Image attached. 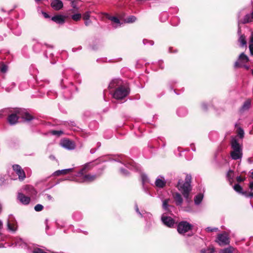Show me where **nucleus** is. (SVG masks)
Segmentation results:
<instances>
[{
  "label": "nucleus",
  "instance_id": "bf43d9fd",
  "mask_svg": "<svg viewBox=\"0 0 253 253\" xmlns=\"http://www.w3.org/2000/svg\"><path fill=\"white\" fill-rule=\"evenodd\" d=\"M245 196L246 197H253V192H251L249 194L245 193Z\"/></svg>",
  "mask_w": 253,
  "mask_h": 253
},
{
  "label": "nucleus",
  "instance_id": "473e14b6",
  "mask_svg": "<svg viewBox=\"0 0 253 253\" xmlns=\"http://www.w3.org/2000/svg\"><path fill=\"white\" fill-rule=\"evenodd\" d=\"M109 19L111 20L112 21L114 22L116 24H117V26H114L115 28H117L119 26H120L121 25V23H120V21L119 19L117 17L115 16H110L109 17Z\"/></svg>",
  "mask_w": 253,
  "mask_h": 253
},
{
  "label": "nucleus",
  "instance_id": "8fccbe9b",
  "mask_svg": "<svg viewBox=\"0 0 253 253\" xmlns=\"http://www.w3.org/2000/svg\"><path fill=\"white\" fill-rule=\"evenodd\" d=\"M90 11H86V12H85L83 16V19L84 20L89 19L90 17Z\"/></svg>",
  "mask_w": 253,
  "mask_h": 253
},
{
  "label": "nucleus",
  "instance_id": "c03bdc74",
  "mask_svg": "<svg viewBox=\"0 0 253 253\" xmlns=\"http://www.w3.org/2000/svg\"><path fill=\"white\" fill-rule=\"evenodd\" d=\"M136 20V17L134 16H130L126 19L127 23H132Z\"/></svg>",
  "mask_w": 253,
  "mask_h": 253
},
{
  "label": "nucleus",
  "instance_id": "7ed1b4c3",
  "mask_svg": "<svg viewBox=\"0 0 253 253\" xmlns=\"http://www.w3.org/2000/svg\"><path fill=\"white\" fill-rule=\"evenodd\" d=\"M191 176L187 174L186 176L185 182L181 184V182H183V181L179 180L177 185L178 189L182 193L183 197L188 202L190 201L189 196L191 191Z\"/></svg>",
  "mask_w": 253,
  "mask_h": 253
},
{
  "label": "nucleus",
  "instance_id": "ea45409f",
  "mask_svg": "<svg viewBox=\"0 0 253 253\" xmlns=\"http://www.w3.org/2000/svg\"><path fill=\"white\" fill-rule=\"evenodd\" d=\"M41 46H42V45L40 43H37L34 45L33 50L35 52H38L41 50Z\"/></svg>",
  "mask_w": 253,
  "mask_h": 253
},
{
  "label": "nucleus",
  "instance_id": "a18cd8bd",
  "mask_svg": "<svg viewBox=\"0 0 253 253\" xmlns=\"http://www.w3.org/2000/svg\"><path fill=\"white\" fill-rule=\"evenodd\" d=\"M43 206L41 204H37L34 207V209L37 211H41L43 209Z\"/></svg>",
  "mask_w": 253,
  "mask_h": 253
},
{
  "label": "nucleus",
  "instance_id": "bb28decb",
  "mask_svg": "<svg viewBox=\"0 0 253 253\" xmlns=\"http://www.w3.org/2000/svg\"><path fill=\"white\" fill-rule=\"evenodd\" d=\"M155 185L159 188H163L166 185V181L164 180L158 178L155 181Z\"/></svg>",
  "mask_w": 253,
  "mask_h": 253
},
{
  "label": "nucleus",
  "instance_id": "603ef678",
  "mask_svg": "<svg viewBox=\"0 0 253 253\" xmlns=\"http://www.w3.org/2000/svg\"><path fill=\"white\" fill-rule=\"evenodd\" d=\"M135 211H136V212L138 214H139L141 216V217H143V216H143V214L141 213L140 212V211H139V209H138V206H137V204H135Z\"/></svg>",
  "mask_w": 253,
  "mask_h": 253
},
{
  "label": "nucleus",
  "instance_id": "e433bc0d",
  "mask_svg": "<svg viewBox=\"0 0 253 253\" xmlns=\"http://www.w3.org/2000/svg\"><path fill=\"white\" fill-rule=\"evenodd\" d=\"M214 249L213 248H207V249H202L201 253H214Z\"/></svg>",
  "mask_w": 253,
  "mask_h": 253
},
{
  "label": "nucleus",
  "instance_id": "4c0bfd02",
  "mask_svg": "<svg viewBox=\"0 0 253 253\" xmlns=\"http://www.w3.org/2000/svg\"><path fill=\"white\" fill-rule=\"evenodd\" d=\"M179 22V18L177 17H174L171 21V25L176 26Z\"/></svg>",
  "mask_w": 253,
  "mask_h": 253
},
{
  "label": "nucleus",
  "instance_id": "052dcab7",
  "mask_svg": "<svg viewBox=\"0 0 253 253\" xmlns=\"http://www.w3.org/2000/svg\"><path fill=\"white\" fill-rule=\"evenodd\" d=\"M253 43V33H252L250 40V44Z\"/></svg>",
  "mask_w": 253,
  "mask_h": 253
},
{
  "label": "nucleus",
  "instance_id": "f704fd0d",
  "mask_svg": "<svg viewBox=\"0 0 253 253\" xmlns=\"http://www.w3.org/2000/svg\"><path fill=\"white\" fill-rule=\"evenodd\" d=\"M234 189L238 193H243L244 195L246 193L242 192L243 188L239 184H236L234 185Z\"/></svg>",
  "mask_w": 253,
  "mask_h": 253
},
{
  "label": "nucleus",
  "instance_id": "13d9d810",
  "mask_svg": "<svg viewBox=\"0 0 253 253\" xmlns=\"http://www.w3.org/2000/svg\"><path fill=\"white\" fill-rule=\"evenodd\" d=\"M162 14H163V15H164L165 17H164V19L163 20L162 19V18H161V20L162 21H163V22H164V21H165L167 19V18H168V14H167V13L166 12H164V13H163Z\"/></svg>",
  "mask_w": 253,
  "mask_h": 253
},
{
  "label": "nucleus",
  "instance_id": "7c9ffc66",
  "mask_svg": "<svg viewBox=\"0 0 253 253\" xmlns=\"http://www.w3.org/2000/svg\"><path fill=\"white\" fill-rule=\"evenodd\" d=\"M234 249L232 247H229L228 248L221 250L219 253H233Z\"/></svg>",
  "mask_w": 253,
  "mask_h": 253
},
{
  "label": "nucleus",
  "instance_id": "6e6552de",
  "mask_svg": "<svg viewBox=\"0 0 253 253\" xmlns=\"http://www.w3.org/2000/svg\"><path fill=\"white\" fill-rule=\"evenodd\" d=\"M193 225L186 221L180 222L177 225V231L180 234H184L186 232L191 230Z\"/></svg>",
  "mask_w": 253,
  "mask_h": 253
},
{
  "label": "nucleus",
  "instance_id": "f257e3e1",
  "mask_svg": "<svg viewBox=\"0 0 253 253\" xmlns=\"http://www.w3.org/2000/svg\"><path fill=\"white\" fill-rule=\"evenodd\" d=\"M93 167L91 163H88L85 164L84 167L77 173L76 176V181L79 182H89L95 180L96 178L99 176L102 173L103 170V169H102L100 171L98 172V174H90L86 173L87 171L92 169Z\"/></svg>",
  "mask_w": 253,
  "mask_h": 253
},
{
  "label": "nucleus",
  "instance_id": "37998d69",
  "mask_svg": "<svg viewBox=\"0 0 253 253\" xmlns=\"http://www.w3.org/2000/svg\"><path fill=\"white\" fill-rule=\"evenodd\" d=\"M81 18V15L80 13H76L72 16V18L76 21H79Z\"/></svg>",
  "mask_w": 253,
  "mask_h": 253
},
{
  "label": "nucleus",
  "instance_id": "ddd939ff",
  "mask_svg": "<svg viewBox=\"0 0 253 253\" xmlns=\"http://www.w3.org/2000/svg\"><path fill=\"white\" fill-rule=\"evenodd\" d=\"M17 199L23 205H27L30 203L31 199L29 196H25L23 193L18 192Z\"/></svg>",
  "mask_w": 253,
  "mask_h": 253
},
{
  "label": "nucleus",
  "instance_id": "9b49d317",
  "mask_svg": "<svg viewBox=\"0 0 253 253\" xmlns=\"http://www.w3.org/2000/svg\"><path fill=\"white\" fill-rule=\"evenodd\" d=\"M14 171L18 176L20 180H23L25 177V173L21 167L18 165H14L12 167Z\"/></svg>",
  "mask_w": 253,
  "mask_h": 253
},
{
  "label": "nucleus",
  "instance_id": "774afa93",
  "mask_svg": "<svg viewBox=\"0 0 253 253\" xmlns=\"http://www.w3.org/2000/svg\"><path fill=\"white\" fill-rule=\"evenodd\" d=\"M251 177L253 179V169H252V170H251Z\"/></svg>",
  "mask_w": 253,
  "mask_h": 253
},
{
  "label": "nucleus",
  "instance_id": "dca6fc26",
  "mask_svg": "<svg viewBox=\"0 0 253 253\" xmlns=\"http://www.w3.org/2000/svg\"><path fill=\"white\" fill-rule=\"evenodd\" d=\"M51 7L55 10L61 9L63 6V3L60 0H53L51 3Z\"/></svg>",
  "mask_w": 253,
  "mask_h": 253
},
{
  "label": "nucleus",
  "instance_id": "412c9836",
  "mask_svg": "<svg viewBox=\"0 0 253 253\" xmlns=\"http://www.w3.org/2000/svg\"><path fill=\"white\" fill-rule=\"evenodd\" d=\"M241 30L240 28L239 27L238 30V34L240 35V37L239 38V42L241 43V45L243 47L247 44V42L246 40L245 36L244 35H241Z\"/></svg>",
  "mask_w": 253,
  "mask_h": 253
},
{
  "label": "nucleus",
  "instance_id": "79ce46f5",
  "mask_svg": "<svg viewBox=\"0 0 253 253\" xmlns=\"http://www.w3.org/2000/svg\"><path fill=\"white\" fill-rule=\"evenodd\" d=\"M50 133L52 135L60 136L63 133V131L62 130H51Z\"/></svg>",
  "mask_w": 253,
  "mask_h": 253
},
{
  "label": "nucleus",
  "instance_id": "69168bd1",
  "mask_svg": "<svg viewBox=\"0 0 253 253\" xmlns=\"http://www.w3.org/2000/svg\"><path fill=\"white\" fill-rule=\"evenodd\" d=\"M249 187L251 190H253V182L250 183Z\"/></svg>",
  "mask_w": 253,
  "mask_h": 253
},
{
  "label": "nucleus",
  "instance_id": "b1692460",
  "mask_svg": "<svg viewBox=\"0 0 253 253\" xmlns=\"http://www.w3.org/2000/svg\"><path fill=\"white\" fill-rule=\"evenodd\" d=\"M187 110L185 107H180L177 110V114L179 117H184L187 114Z\"/></svg>",
  "mask_w": 253,
  "mask_h": 253
},
{
  "label": "nucleus",
  "instance_id": "f3484780",
  "mask_svg": "<svg viewBox=\"0 0 253 253\" xmlns=\"http://www.w3.org/2000/svg\"><path fill=\"white\" fill-rule=\"evenodd\" d=\"M173 198L177 206H181L183 203V199L179 193H175L173 195Z\"/></svg>",
  "mask_w": 253,
  "mask_h": 253
},
{
  "label": "nucleus",
  "instance_id": "c756f323",
  "mask_svg": "<svg viewBox=\"0 0 253 253\" xmlns=\"http://www.w3.org/2000/svg\"><path fill=\"white\" fill-rule=\"evenodd\" d=\"M170 200L166 199L163 201L162 207L163 209L167 211H169V208L171 206L169 204Z\"/></svg>",
  "mask_w": 253,
  "mask_h": 253
},
{
  "label": "nucleus",
  "instance_id": "39448f33",
  "mask_svg": "<svg viewBox=\"0 0 253 253\" xmlns=\"http://www.w3.org/2000/svg\"><path fill=\"white\" fill-rule=\"evenodd\" d=\"M249 61L248 57L244 53H241L238 57L237 60L235 62L234 67L235 68H244L248 70L249 66L246 65Z\"/></svg>",
  "mask_w": 253,
  "mask_h": 253
},
{
  "label": "nucleus",
  "instance_id": "0e129e2a",
  "mask_svg": "<svg viewBox=\"0 0 253 253\" xmlns=\"http://www.w3.org/2000/svg\"><path fill=\"white\" fill-rule=\"evenodd\" d=\"M96 151V149L95 148H92L90 150V153L91 154H94Z\"/></svg>",
  "mask_w": 253,
  "mask_h": 253
},
{
  "label": "nucleus",
  "instance_id": "cd10ccee",
  "mask_svg": "<svg viewBox=\"0 0 253 253\" xmlns=\"http://www.w3.org/2000/svg\"><path fill=\"white\" fill-rule=\"evenodd\" d=\"M15 244L16 246H18L22 248H25L27 247L26 243L21 238L17 239L15 242Z\"/></svg>",
  "mask_w": 253,
  "mask_h": 253
},
{
  "label": "nucleus",
  "instance_id": "4d7b16f0",
  "mask_svg": "<svg viewBox=\"0 0 253 253\" xmlns=\"http://www.w3.org/2000/svg\"><path fill=\"white\" fill-rule=\"evenodd\" d=\"M249 49H250V53H251V55H253V43L250 44Z\"/></svg>",
  "mask_w": 253,
  "mask_h": 253
},
{
  "label": "nucleus",
  "instance_id": "f03ea898",
  "mask_svg": "<svg viewBox=\"0 0 253 253\" xmlns=\"http://www.w3.org/2000/svg\"><path fill=\"white\" fill-rule=\"evenodd\" d=\"M14 112L15 113L9 115L7 119L8 123L11 125L16 124L19 118L26 121H30L33 119V117L24 109L16 108Z\"/></svg>",
  "mask_w": 253,
  "mask_h": 253
},
{
  "label": "nucleus",
  "instance_id": "58836bf2",
  "mask_svg": "<svg viewBox=\"0 0 253 253\" xmlns=\"http://www.w3.org/2000/svg\"><path fill=\"white\" fill-rule=\"evenodd\" d=\"M57 225L61 227H64L66 225V222L62 219H58L56 221Z\"/></svg>",
  "mask_w": 253,
  "mask_h": 253
},
{
  "label": "nucleus",
  "instance_id": "9d476101",
  "mask_svg": "<svg viewBox=\"0 0 253 253\" xmlns=\"http://www.w3.org/2000/svg\"><path fill=\"white\" fill-rule=\"evenodd\" d=\"M243 11H240L238 15V24H246L253 21V10L251 13L246 14L243 19H240L242 13Z\"/></svg>",
  "mask_w": 253,
  "mask_h": 253
},
{
  "label": "nucleus",
  "instance_id": "3c124183",
  "mask_svg": "<svg viewBox=\"0 0 253 253\" xmlns=\"http://www.w3.org/2000/svg\"><path fill=\"white\" fill-rule=\"evenodd\" d=\"M217 230H218V228H211L210 227H208L206 228V231L208 232L217 231Z\"/></svg>",
  "mask_w": 253,
  "mask_h": 253
},
{
  "label": "nucleus",
  "instance_id": "6ab92c4d",
  "mask_svg": "<svg viewBox=\"0 0 253 253\" xmlns=\"http://www.w3.org/2000/svg\"><path fill=\"white\" fill-rule=\"evenodd\" d=\"M7 225L8 229L9 231L14 232L17 230V223L15 222V221H13L12 220H11V221H10L9 220H8Z\"/></svg>",
  "mask_w": 253,
  "mask_h": 253
},
{
  "label": "nucleus",
  "instance_id": "0eeeda50",
  "mask_svg": "<svg viewBox=\"0 0 253 253\" xmlns=\"http://www.w3.org/2000/svg\"><path fill=\"white\" fill-rule=\"evenodd\" d=\"M128 88L121 86L119 87L114 92L113 97L117 99H122L126 97L129 93Z\"/></svg>",
  "mask_w": 253,
  "mask_h": 253
},
{
  "label": "nucleus",
  "instance_id": "c85d7f7f",
  "mask_svg": "<svg viewBox=\"0 0 253 253\" xmlns=\"http://www.w3.org/2000/svg\"><path fill=\"white\" fill-rule=\"evenodd\" d=\"M203 197L204 195L202 193H199L194 198V203L195 205H199L203 200Z\"/></svg>",
  "mask_w": 253,
  "mask_h": 253
},
{
  "label": "nucleus",
  "instance_id": "aec40b11",
  "mask_svg": "<svg viewBox=\"0 0 253 253\" xmlns=\"http://www.w3.org/2000/svg\"><path fill=\"white\" fill-rule=\"evenodd\" d=\"M9 28L12 31L14 34L16 36H20L21 34V29L17 25L16 23L14 24L13 26H10L8 25Z\"/></svg>",
  "mask_w": 253,
  "mask_h": 253
},
{
  "label": "nucleus",
  "instance_id": "f8f14e48",
  "mask_svg": "<svg viewBox=\"0 0 253 253\" xmlns=\"http://www.w3.org/2000/svg\"><path fill=\"white\" fill-rule=\"evenodd\" d=\"M61 146L68 150H73L75 148V143L68 139H64L61 142Z\"/></svg>",
  "mask_w": 253,
  "mask_h": 253
},
{
  "label": "nucleus",
  "instance_id": "a19ab883",
  "mask_svg": "<svg viewBox=\"0 0 253 253\" xmlns=\"http://www.w3.org/2000/svg\"><path fill=\"white\" fill-rule=\"evenodd\" d=\"M238 134L241 138H243L244 136V131L241 127L238 128Z\"/></svg>",
  "mask_w": 253,
  "mask_h": 253
},
{
  "label": "nucleus",
  "instance_id": "5701e85b",
  "mask_svg": "<svg viewBox=\"0 0 253 253\" xmlns=\"http://www.w3.org/2000/svg\"><path fill=\"white\" fill-rule=\"evenodd\" d=\"M51 20L58 24H63L65 22L64 17L59 15L52 17Z\"/></svg>",
  "mask_w": 253,
  "mask_h": 253
},
{
  "label": "nucleus",
  "instance_id": "393cba45",
  "mask_svg": "<svg viewBox=\"0 0 253 253\" xmlns=\"http://www.w3.org/2000/svg\"><path fill=\"white\" fill-rule=\"evenodd\" d=\"M141 180L142 184L144 191L147 192V190L145 187V184L147 183H149V179L147 176V175L145 174H141Z\"/></svg>",
  "mask_w": 253,
  "mask_h": 253
},
{
  "label": "nucleus",
  "instance_id": "864d4df0",
  "mask_svg": "<svg viewBox=\"0 0 253 253\" xmlns=\"http://www.w3.org/2000/svg\"><path fill=\"white\" fill-rule=\"evenodd\" d=\"M73 217L76 220H80L81 219V215L79 213H74L73 214Z\"/></svg>",
  "mask_w": 253,
  "mask_h": 253
},
{
  "label": "nucleus",
  "instance_id": "338daca9",
  "mask_svg": "<svg viewBox=\"0 0 253 253\" xmlns=\"http://www.w3.org/2000/svg\"><path fill=\"white\" fill-rule=\"evenodd\" d=\"M46 196L49 200H51L52 199V197L49 194H46Z\"/></svg>",
  "mask_w": 253,
  "mask_h": 253
},
{
  "label": "nucleus",
  "instance_id": "4be33fe9",
  "mask_svg": "<svg viewBox=\"0 0 253 253\" xmlns=\"http://www.w3.org/2000/svg\"><path fill=\"white\" fill-rule=\"evenodd\" d=\"M73 170V169H63L61 170H58L55 171L53 173V175L55 176H59L60 175L63 174L65 175L67 174L68 172L71 171Z\"/></svg>",
  "mask_w": 253,
  "mask_h": 253
},
{
  "label": "nucleus",
  "instance_id": "4468645a",
  "mask_svg": "<svg viewBox=\"0 0 253 253\" xmlns=\"http://www.w3.org/2000/svg\"><path fill=\"white\" fill-rule=\"evenodd\" d=\"M163 223L169 227L173 226L174 223V221L170 217L167 216L163 214L161 217Z\"/></svg>",
  "mask_w": 253,
  "mask_h": 253
},
{
  "label": "nucleus",
  "instance_id": "423d86ee",
  "mask_svg": "<svg viewBox=\"0 0 253 253\" xmlns=\"http://www.w3.org/2000/svg\"><path fill=\"white\" fill-rule=\"evenodd\" d=\"M67 80V79L62 80L61 84L62 86L64 87V88H69V89H67V90L64 91L63 92V95L64 98L67 99H68L71 98L72 92L74 91V90L77 89V88L73 84L72 82H70L69 86H67L66 85Z\"/></svg>",
  "mask_w": 253,
  "mask_h": 253
},
{
  "label": "nucleus",
  "instance_id": "49530a36",
  "mask_svg": "<svg viewBox=\"0 0 253 253\" xmlns=\"http://www.w3.org/2000/svg\"><path fill=\"white\" fill-rule=\"evenodd\" d=\"M143 43L144 45H146L147 44H149L151 45H153L154 43V42L153 41H149L146 39H144L143 40Z\"/></svg>",
  "mask_w": 253,
  "mask_h": 253
},
{
  "label": "nucleus",
  "instance_id": "72a5a7b5",
  "mask_svg": "<svg viewBox=\"0 0 253 253\" xmlns=\"http://www.w3.org/2000/svg\"><path fill=\"white\" fill-rule=\"evenodd\" d=\"M8 67L3 63H0V72L2 73H5L7 71Z\"/></svg>",
  "mask_w": 253,
  "mask_h": 253
},
{
  "label": "nucleus",
  "instance_id": "2eb2a0df",
  "mask_svg": "<svg viewBox=\"0 0 253 253\" xmlns=\"http://www.w3.org/2000/svg\"><path fill=\"white\" fill-rule=\"evenodd\" d=\"M0 85L7 92L11 91L15 86V84L14 82L9 83L8 81H2Z\"/></svg>",
  "mask_w": 253,
  "mask_h": 253
},
{
  "label": "nucleus",
  "instance_id": "5fc2aeb1",
  "mask_svg": "<svg viewBox=\"0 0 253 253\" xmlns=\"http://www.w3.org/2000/svg\"><path fill=\"white\" fill-rule=\"evenodd\" d=\"M72 6L75 9H78V6L77 5V2L76 1H72L71 2Z\"/></svg>",
  "mask_w": 253,
  "mask_h": 253
},
{
  "label": "nucleus",
  "instance_id": "c9c22d12",
  "mask_svg": "<svg viewBox=\"0 0 253 253\" xmlns=\"http://www.w3.org/2000/svg\"><path fill=\"white\" fill-rule=\"evenodd\" d=\"M126 167L130 169H137L136 166L133 164V162L128 163L125 164Z\"/></svg>",
  "mask_w": 253,
  "mask_h": 253
},
{
  "label": "nucleus",
  "instance_id": "1a4fd4ad",
  "mask_svg": "<svg viewBox=\"0 0 253 253\" xmlns=\"http://www.w3.org/2000/svg\"><path fill=\"white\" fill-rule=\"evenodd\" d=\"M216 242L220 246L228 245L230 242L228 235L225 232L218 234Z\"/></svg>",
  "mask_w": 253,
  "mask_h": 253
},
{
  "label": "nucleus",
  "instance_id": "09e8293b",
  "mask_svg": "<svg viewBox=\"0 0 253 253\" xmlns=\"http://www.w3.org/2000/svg\"><path fill=\"white\" fill-rule=\"evenodd\" d=\"M120 171L121 174L124 176H127L129 174L128 171L125 169H121Z\"/></svg>",
  "mask_w": 253,
  "mask_h": 253
},
{
  "label": "nucleus",
  "instance_id": "20e7f679",
  "mask_svg": "<svg viewBox=\"0 0 253 253\" xmlns=\"http://www.w3.org/2000/svg\"><path fill=\"white\" fill-rule=\"evenodd\" d=\"M231 147L232 151L230 152V156L232 160H241L243 157V146L240 144L237 139L232 138L231 140Z\"/></svg>",
  "mask_w": 253,
  "mask_h": 253
},
{
  "label": "nucleus",
  "instance_id": "6e6d98bb",
  "mask_svg": "<svg viewBox=\"0 0 253 253\" xmlns=\"http://www.w3.org/2000/svg\"><path fill=\"white\" fill-rule=\"evenodd\" d=\"M85 21L84 22V24L86 25V26H88L91 23V20L89 19H84V20Z\"/></svg>",
  "mask_w": 253,
  "mask_h": 253
},
{
  "label": "nucleus",
  "instance_id": "a878e982",
  "mask_svg": "<svg viewBox=\"0 0 253 253\" xmlns=\"http://www.w3.org/2000/svg\"><path fill=\"white\" fill-rule=\"evenodd\" d=\"M251 102L250 100H246L241 107L240 109V111L244 112L245 111L248 110L251 106Z\"/></svg>",
  "mask_w": 253,
  "mask_h": 253
},
{
  "label": "nucleus",
  "instance_id": "680f3d73",
  "mask_svg": "<svg viewBox=\"0 0 253 253\" xmlns=\"http://www.w3.org/2000/svg\"><path fill=\"white\" fill-rule=\"evenodd\" d=\"M202 108L204 110H207V106L205 103H203L202 105Z\"/></svg>",
  "mask_w": 253,
  "mask_h": 253
},
{
  "label": "nucleus",
  "instance_id": "a211bd4d",
  "mask_svg": "<svg viewBox=\"0 0 253 253\" xmlns=\"http://www.w3.org/2000/svg\"><path fill=\"white\" fill-rule=\"evenodd\" d=\"M24 190L25 191L26 193L29 195H35L37 194V191L32 186L26 185L24 188Z\"/></svg>",
  "mask_w": 253,
  "mask_h": 253
},
{
  "label": "nucleus",
  "instance_id": "de8ad7c7",
  "mask_svg": "<svg viewBox=\"0 0 253 253\" xmlns=\"http://www.w3.org/2000/svg\"><path fill=\"white\" fill-rule=\"evenodd\" d=\"M119 81L118 80H113L109 85V87L111 88H114L115 87V84L118 83Z\"/></svg>",
  "mask_w": 253,
  "mask_h": 253
},
{
  "label": "nucleus",
  "instance_id": "e2e57ef3",
  "mask_svg": "<svg viewBox=\"0 0 253 253\" xmlns=\"http://www.w3.org/2000/svg\"><path fill=\"white\" fill-rule=\"evenodd\" d=\"M42 13L45 18H47L49 17V16L48 15V14L47 13H46L45 12H42Z\"/></svg>",
  "mask_w": 253,
  "mask_h": 253
},
{
  "label": "nucleus",
  "instance_id": "2f4dec72",
  "mask_svg": "<svg viewBox=\"0 0 253 253\" xmlns=\"http://www.w3.org/2000/svg\"><path fill=\"white\" fill-rule=\"evenodd\" d=\"M12 111V109L10 108H5L0 110V118H2L6 114L11 112Z\"/></svg>",
  "mask_w": 253,
  "mask_h": 253
}]
</instances>
